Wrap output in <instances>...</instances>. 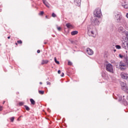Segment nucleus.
Returning a JSON list of instances; mask_svg holds the SVG:
<instances>
[{
  "label": "nucleus",
  "instance_id": "obj_36",
  "mask_svg": "<svg viewBox=\"0 0 128 128\" xmlns=\"http://www.w3.org/2000/svg\"><path fill=\"white\" fill-rule=\"evenodd\" d=\"M64 76V72H62V74H61V76Z\"/></svg>",
  "mask_w": 128,
  "mask_h": 128
},
{
  "label": "nucleus",
  "instance_id": "obj_29",
  "mask_svg": "<svg viewBox=\"0 0 128 128\" xmlns=\"http://www.w3.org/2000/svg\"><path fill=\"white\" fill-rule=\"evenodd\" d=\"M72 62L70 61L68 62V66H72Z\"/></svg>",
  "mask_w": 128,
  "mask_h": 128
},
{
  "label": "nucleus",
  "instance_id": "obj_34",
  "mask_svg": "<svg viewBox=\"0 0 128 128\" xmlns=\"http://www.w3.org/2000/svg\"><path fill=\"white\" fill-rule=\"evenodd\" d=\"M118 98H119V102H120L122 100V96L118 95Z\"/></svg>",
  "mask_w": 128,
  "mask_h": 128
},
{
  "label": "nucleus",
  "instance_id": "obj_25",
  "mask_svg": "<svg viewBox=\"0 0 128 128\" xmlns=\"http://www.w3.org/2000/svg\"><path fill=\"white\" fill-rule=\"evenodd\" d=\"M10 120L12 122H13L14 120V117H12L10 118Z\"/></svg>",
  "mask_w": 128,
  "mask_h": 128
},
{
  "label": "nucleus",
  "instance_id": "obj_33",
  "mask_svg": "<svg viewBox=\"0 0 128 128\" xmlns=\"http://www.w3.org/2000/svg\"><path fill=\"white\" fill-rule=\"evenodd\" d=\"M57 30H58V32H60V30H62V28L57 27Z\"/></svg>",
  "mask_w": 128,
  "mask_h": 128
},
{
  "label": "nucleus",
  "instance_id": "obj_13",
  "mask_svg": "<svg viewBox=\"0 0 128 128\" xmlns=\"http://www.w3.org/2000/svg\"><path fill=\"white\" fill-rule=\"evenodd\" d=\"M43 4H45V6L47 7V8H50V6H48V2H46V0H42Z\"/></svg>",
  "mask_w": 128,
  "mask_h": 128
},
{
  "label": "nucleus",
  "instance_id": "obj_32",
  "mask_svg": "<svg viewBox=\"0 0 128 128\" xmlns=\"http://www.w3.org/2000/svg\"><path fill=\"white\" fill-rule=\"evenodd\" d=\"M123 103L124 104V106H128V102L126 101H124Z\"/></svg>",
  "mask_w": 128,
  "mask_h": 128
},
{
  "label": "nucleus",
  "instance_id": "obj_30",
  "mask_svg": "<svg viewBox=\"0 0 128 128\" xmlns=\"http://www.w3.org/2000/svg\"><path fill=\"white\" fill-rule=\"evenodd\" d=\"M17 42L18 44H22V40H18Z\"/></svg>",
  "mask_w": 128,
  "mask_h": 128
},
{
  "label": "nucleus",
  "instance_id": "obj_47",
  "mask_svg": "<svg viewBox=\"0 0 128 128\" xmlns=\"http://www.w3.org/2000/svg\"><path fill=\"white\" fill-rule=\"evenodd\" d=\"M2 12V9H0V12Z\"/></svg>",
  "mask_w": 128,
  "mask_h": 128
},
{
  "label": "nucleus",
  "instance_id": "obj_22",
  "mask_svg": "<svg viewBox=\"0 0 128 128\" xmlns=\"http://www.w3.org/2000/svg\"><path fill=\"white\" fill-rule=\"evenodd\" d=\"M115 46L117 50H120L122 48V47L120 45H116Z\"/></svg>",
  "mask_w": 128,
  "mask_h": 128
},
{
  "label": "nucleus",
  "instance_id": "obj_43",
  "mask_svg": "<svg viewBox=\"0 0 128 128\" xmlns=\"http://www.w3.org/2000/svg\"><path fill=\"white\" fill-rule=\"evenodd\" d=\"M47 42H45V41L44 42V44H46Z\"/></svg>",
  "mask_w": 128,
  "mask_h": 128
},
{
  "label": "nucleus",
  "instance_id": "obj_37",
  "mask_svg": "<svg viewBox=\"0 0 128 128\" xmlns=\"http://www.w3.org/2000/svg\"><path fill=\"white\" fill-rule=\"evenodd\" d=\"M1 110H2V106H0V112Z\"/></svg>",
  "mask_w": 128,
  "mask_h": 128
},
{
  "label": "nucleus",
  "instance_id": "obj_44",
  "mask_svg": "<svg viewBox=\"0 0 128 128\" xmlns=\"http://www.w3.org/2000/svg\"><path fill=\"white\" fill-rule=\"evenodd\" d=\"M40 84H42V82H40Z\"/></svg>",
  "mask_w": 128,
  "mask_h": 128
},
{
  "label": "nucleus",
  "instance_id": "obj_18",
  "mask_svg": "<svg viewBox=\"0 0 128 128\" xmlns=\"http://www.w3.org/2000/svg\"><path fill=\"white\" fill-rule=\"evenodd\" d=\"M118 30L119 32H123L124 28L122 26L119 27Z\"/></svg>",
  "mask_w": 128,
  "mask_h": 128
},
{
  "label": "nucleus",
  "instance_id": "obj_31",
  "mask_svg": "<svg viewBox=\"0 0 128 128\" xmlns=\"http://www.w3.org/2000/svg\"><path fill=\"white\" fill-rule=\"evenodd\" d=\"M119 57L120 58H124V55H122V54H119Z\"/></svg>",
  "mask_w": 128,
  "mask_h": 128
},
{
  "label": "nucleus",
  "instance_id": "obj_49",
  "mask_svg": "<svg viewBox=\"0 0 128 128\" xmlns=\"http://www.w3.org/2000/svg\"><path fill=\"white\" fill-rule=\"evenodd\" d=\"M46 18H48V16H46Z\"/></svg>",
  "mask_w": 128,
  "mask_h": 128
},
{
  "label": "nucleus",
  "instance_id": "obj_1",
  "mask_svg": "<svg viewBox=\"0 0 128 128\" xmlns=\"http://www.w3.org/2000/svg\"><path fill=\"white\" fill-rule=\"evenodd\" d=\"M88 34H90L92 36H94V26L92 24L88 26Z\"/></svg>",
  "mask_w": 128,
  "mask_h": 128
},
{
  "label": "nucleus",
  "instance_id": "obj_11",
  "mask_svg": "<svg viewBox=\"0 0 128 128\" xmlns=\"http://www.w3.org/2000/svg\"><path fill=\"white\" fill-rule=\"evenodd\" d=\"M122 46L123 48H125L126 50V48H128V42H124V43H123L122 44Z\"/></svg>",
  "mask_w": 128,
  "mask_h": 128
},
{
  "label": "nucleus",
  "instance_id": "obj_16",
  "mask_svg": "<svg viewBox=\"0 0 128 128\" xmlns=\"http://www.w3.org/2000/svg\"><path fill=\"white\" fill-rule=\"evenodd\" d=\"M30 102L32 104H33V105L36 104V101H34V99L30 98Z\"/></svg>",
  "mask_w": 128,
  "mask_h": 128
},
{
  "label": "nucleus",
  "instance_id": "obj_26",
  "mask_svg": "<svg viewBox=\"0 0 128 128\" xmlns=\"http://www.w3.org/2000/svg\"><path fill=\"white\" fill-rule=\"evenodd\" d=\"M52 18H56V14H54V12H53L52 14Z\"/></svg>",
  "mask_w": 128,
  "mask_h": 128
},
{
  "label": "nucleus",
  "instance_id": "obj_39",
  "mask_svg": "<svg viewBox=\"0 0 128 128\" xmlns=\"http://www.w3.org/2000/svg\"><path fill=\"white\" fill-rule=\"evenodd\" d=\"M113 52H116V50L114 49V50H113Z\"/></svg>",
  "mask_w": 128,
  "mask_h": 128
},
{
  "label": "nucleus",
  "instance_id": "obj_40",
  "mask_svg": "<svg viewBox=\"0 0 128 128\" xmlns=\"http://www.w3.org/2000/svg\"><path fill=\"white\" fill-rule=\"evenodd\" d=\"M58 73L59 74H60V70H58Z\"/></svg>",
  "mask_w": 128,
  "mask_h": 128
},
{
  "label": "nucleus",
  "instance_id": "obj_27",
  "mask_svg": "<svg viewBox=\"0 0 128 128\" xmlns=\"http://www.w3.org/2000/svg\"><path fill=\"white\" fill-rule=\"evenodd\" d=\"M124 34H125L126 38L128 37V31H126V32H124Z\"/></svg>",
  "mask_w": 128,
  "mask_h": 128
},
{
  "label": "nucleus",
  "instance_id": "obj_10",
  "mask_svg": "<svg viewBox=\"0 0 128 128\" xmlns=\"http://www.w3.org/2000/svg\"><path fill=\"white\" fill-rule=\"evenodd\" d=\"M74 2L75 4L80 6V2H82V0H74Z\"/></svg>",
  "mask_w": 128,
  "mask_h": 128
},
{
  "label": "nucleus",
  "instance_id": "obj_12",
  "mask_svg": "<svg viewBox=\"0 0 128 128\" xmlns=\"http://www.w3.org/2000/svg\"><path fill=\"white\" fill-rule=\"evenodd\" d=\"M94 24L96 26H98V24H100V20H98V19L95 18L94 20Z\"/></svg>",
  "mask_w": 128,
  "mask_h": 128
},
{
  "label": "nucleus",
  "instance_id": "obj_38",
  "mask_svg": "<svg viewBox=\"0 0 128 128\" xmlns=\"http://www.w3.org/2000/svg\"><path fill=\"white\" fill-rule=\"evenodd\" d=\"M37 52H38V54H40V50H38Z\"/></svg>",
  "mask_w": 128,
  "mask_h": 128
},
{
  "label": "nucleus",
  "instance_id": "obj_46",
  "mask_svg": "<svg viewBox=\"0 0 128 128\" xmlns=\"http://www.w3.org/2000/svg\"><path fill=\"white\" fill-rule=\"evenodd\" d=\"M4 102H6V101H4V102H3V104H4Z\"/></svg>",
  "mask_w": 128,
  "mask_h": 128
},
{
  "label": "nucleus",
  "instance_id": "obj_28",
  "mask_svg": "<svg viewBox=\"0 0 128 128\" xmlns=\"http://www.w3.org/2000/svg\"><path fill=\"white\" fill-rule=\"evenodd\" d=\"M44 14V11H41L40 12V13L39 14L40 16H43Z\"/></svg>",
  "mask_w": 128,
  "mask_h": 128
},
{
  "label": "nucleus",
  "instance_id": "obj_4",
  "mask_svg": "<svg viewBox=\"0 0 128 128\" xmlns=\"http://www.w3.org/2000/svg\"><path fill=\"white\" fill-rule=\"evenodd\" d=\"M120 84L121 86V88L122 90L124 92H128V84L126 83H124V82H120Z\"/></svg>",
  "mask_w": 128,
  "mask_h": 128
},
{
  "label": "nucleus",
  "instance_id": "obj_42",
  "mask_svg": "<svg viewBox=\"0 0 128 128\" xmlns=\"http://www.w3.org/2000/svg\"><path fill=\"white\" fill-rule=\"evenodd\" d=\"M8 40H10V36H8Z\"/></svg>",
  "mask_w": 128,
  "mask_h": 128
},
{
  "label": "nucleus",
  "instance_id": "obj_9",
  "mask_svg": "<svg viewBox=\"0 0 128 128\" xmlns=\"http://www.w3.org/2000/svg\"><path fill=\"white\" fill-rule=\"evenodd\" d=\"M119 22L120 24H122V26H124V24H126V19L122 17L121 19H120V21Z\"/></svg>",
  "mask_w": 128,
  "mask_h": 128
},
{
  "label": "nucleus",
  "instance_id": "obj_45",
  "mask_svg": "<svg viewBox=\"0 0 128 128\" xmlns=\"http://www.w3.org/2000/svg\"><path fill=\"white\" fill-rule=\"evenodd\" d=\"M114 94H113V97H114Z\"/></svg>",
  "mask_w": 128,
  "mask_h": 128
},
{
  "label": "nucleus",
  "instance_id": "obj_17",
  "mask_svg": "<svg viewBox=\"0 0 128 128\" xmlns=\"http://www.w3.org/2000/svg\"><path fill=\"white\" fill-rule=\"evenodd\" d=\"M66 26L68 28H70L72 26L70 24L68 23L66 24Z\"/></svg>",
  "mask_w": 128,
  "mask_h": 128
},
{
  "label": "nucleus",
  "instance_id": "obj_20",
  "mask_svg": "<svg viewBox=\"0 0 128 128\" xmlns=\"http://www.w3.org/2000/svg\"><path fill=\"white\" fill-rule=\"evenodd\" d=\"M54 62H56V64H60V62L58 61V60H56V58H54Z\"/></svg>",
  "mask_w": 128,
  "mask_h": 128
},
{
  "label": "nucleus",
  "instance_id": "obj_6",
  "mask_svg": "<svg viewBox=\"0 0 128 128\" xmlns=\"http://www.w3.org/2000/svg\"><path fill=\"white\" fill-rule=\"evenodd\" d=\"M121 4L124 8H128V2L126 0H122Z\"/></svg>",
  "mask_w": 128,
  "mask_h": 128
},
{
  "label": "nucleus",
  "instance_id": "obj_2",
  "mask_svg": "<svg viewBox=\"0 0 128 128\" xmlns=\"http://www.w3.org/2000/svg\"><path fill=\"white\" fill-rule=\"evenodd\" d=\"M94 16L96 18H100L102 16V11L100 8H97L94 12Z\"/></svg>",
  "mask_w": 128,
  "mask_h": 128
},
{
  "label": "nucleus",
  "instance_id": "obj_3",
  "mask_svg": "<svg viewBox=\"0 0 128 128\" xmlns=\"http://www.w3.org/2000/svg\"><path fill=\"white\" fill-rule=\"evenodd\" d=\"M106 70L107 72L114 74V68L112 65L110 64H108L106 65Z\"/></svg>",
  "mask_w": 128,
  "mask_h": 128
},
{
  "label": "nucleus",
  "instance_id": "obj_7",
  "mask_svg": "<svg viewBox=\"0 0 128 128\" xmlns=\"http://www.w3.org/2000/svg\"><path fill=\"white\" fill-rule=\"evenodd\" d=\"M86 52L89 56H92L94 54V51L90 48H86Z\"/></svg>",
  "mask_w": 128,
  "mask_h": 128
},
{
  "label": "nucleus",
  "instance_id": "obj_24",
  "mask_svg": "<svg viewBox=\"0 0 128 128\" xmlns=\"http://www.w3.org/2000/svg\"><path fill=\"white\" fill-rule=\"evenodd\" d=\"M24 102H19V106H24Z\"/></svg>",
  "mask_w": 128,
  "mask_h": 128
},
{
  "label": "nucleus",
  "instance_id": "obj_15",
  "mask_svg": "<svg viewBox=\"0 0 128 128\" xmlns=\"http://www.w3.org/2000/svg\"><path fill=\"white\" fill-rule=\"evenodd\" d=\"M48 62V60H42V64H46Z\"/></svg>",
  "mask_w": 128,
  "mask_h": 128
},
{
  "label": "nucleus",
  "instance_id": "obj_48",
  "mask_svg": "<svg viewBox=\"0 0 128 128\" xmlns=\"http://www.w3.org/2000/svg\"><path fill=\"white\" fill-rule=\"evenodd\" d=\"M16 44L17 46V44H18V43H16Z\"/></svg>",
  "mask_w": 128,
  "mask_h": 128
},
{
  "label": "nucleus",
  "instance_id": "obj_21",
  "mask_svg": "<svg viewBox=\"0 0 128 128\" xmlns=\"http://www.w3.org/2000/svg\"><path fill=\"white\" fill-rule=\"evenodd\" d=\"M24 106V108H25L26 110L28 111V110H30V107H28V106H26V105Z\"/></svg>",
  "mask_w": 128,
  "mask_h": 128
},
{
  "label": "nucleus",
  "instance_id": "obj_8",
  "mask_svg": "<svg viewBox=\"0 0 128 128\" xmlns=\"http://www.w3.org/2000/svg\"><path fill=\"white\" fill-rule=\"evenodd\" d=\"M121 77L122 78H124V80H128V74L122 72L121 74Z\"/></svg>",
  "mask_w": 128,
  "mask_h": 128
},
{
  "label": "nucleus",
  "instance_id": "obj_41",
  "mask_svg": "<svg viewBox=\"0 0 128 128\" xmlns=\"http://www.w3.org/2000/svg\"><path fill=\"white\" fill-rule=\"evenodd\" d=\"M116 98V100H118V97H116V98Z\"/></svg>",
  "mask_w": 128,
  "mask_h": 128
},
{
  "label": "nucleus",
  "instance_id": "obj_5",
  "mask_svg": "<svg viewBox=\"0 0 128 128\" xmlns=\"http://www.w3.org/2000/svg\"><path fill=\"white\" fill-rule=\"evenodd\" d=\"M122 14H120V13L117 12V14H115L114 18L116 22H120V19L122 18Z\"/></svg>",
  "mask_w": 128,
  "mask_h": 128
},
{
  "label": "nucleus",
  "instance_id": "obj_19",
  "mask_svg": "<svg viewBox=\"0 0 128 128\" xmlns=\"http://www.w3.org/2000/svg\"><path fill=\"white\" fill-rule=\"evenodd\" d=\"M102 78H106V72H102Z\"/></svg>",
  "mask_w": 128,
  "mask_h": 128
},
{
  "label": "nucleus",
  "instance_id": "obj_35",
  "mask_svg": "<svg viewBox=\"0 0 128 128\" xmlns=\"http://www.w3.org/2000/svg\"><path fill=\"white\" fill-rule=\"evenodd\" d=\"M46 84H48V85H50V82H46Z\"/></svg>",
  "mask_w": 128,
  "mask_h": 128
},
{
  "label": "nucleus",
  "instance_id": "obj_23",
  "mask_svg": "<svg viewBox=\"0 0 128 128\" xmlns=\"http://www.w3.org/2000/svg\"><path fill=\"white\" fill-rule=\"evenodd\" d=\"M38 92L40 94H44V91L39 90Z\"/></svg>",
  "mask_w": 128,
  "mask_h": 128
},
{
  "label": "nucleus",
  "instance_id": "obj_14",
  "mask_svg": "<svg viewBox=\"0 0 128 128\" xmlns=\"http://www.w3.org/2000/svg\"><path fill=\"white\" fill-rule=\"evenodd\" d=\"M78 34V32L76 30H74L71 32L72 36H76V34Z\"/></svg>",
  "mask_w": 128,
  "mask_h": 128
}]
</instances>
